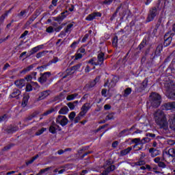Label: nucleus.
I'll return each mask as SVG.
<instances>
[{
	"mask_svg": "<svg viewBox=\"0 0 175 175\" xmlns=\"http://www.w3.org/2000/svg\"><path fill=\"white\" fill-rule=\"evenodd\" d=\"M153 118L156 125H157L160 129H164V131L169 129V122H167V115L163 111L158 109L154 111Z\"/></svg>",
	"mask_w": 175,
	"mask_h": 175,
	"instance_id": "1",
	"label": "nucleus"
},
{
	"mask_svg": "<svg viewBox=\"0 0 175 175\" xmlns=\"http://www.w3.org/2000/svg\"><path fill=\"white\" fill-rule=\"evenodd\" d=\"M164 85L166 90L167 98H169V99H172V100H175L174 83L173 82L165 83Z\"/></svg>",
	"mask_w": 175,
	"mask_h": 175,
	"instance_id": "2",
	"label": "nucleus"
},
{
	"mask_svg": "<svg viewBox=\"0 0 175 175\" xmlns=\"http://www.w3.org/2000/svg\"><path fill=\"white\" fill-rule=\"evenodd\" d=\"M163 158L165 162H172V159L175 158V149L174 148L165 150L163 152Z\"/></svg>",
	"mask_w": 175,
	"mask_h": 175,
	"instance_id": "3",
	"label": "nucleus"
},
{
	"mask_svg": "<svg viewBox=\"0 0 175 175\" xmlns=\"http://www.w3.org/2000/svg\"><path fill=\"white\" fill-rule=\"evenodd\" d=\"M150 105L152 107H159L161 105V96L157 93H152L150 94Z\"/></svg>",
	"mask_w": 175,
	"mask_h": 175,
	"instance_id": "4",
	"label": "nucleus"
},
{
	"mask_svg": "<svg viewBox=\"0 0 175 175\" xmlns=\"http://www.w3.org/2000/svg\"><path fill=\"white\" fill-rule=\"evenodd\" d=\"M56 124L61 125V126H66L69 122V120L65 116L59 115L55 119Z\"/></svg>",
	"mask_w": 175,
	"mask_h": 175,
	"instance_id": "5",
	"label": "nucleus"
},
{
	"mask_svg": "<svg viewBox=\"0 0 175 175\" xmlns=\"http://www.w3.org/2000/svg\"><path fill=\"white\" fill-rule=\"evenodd\" d=\"M57 131L59 132L62 131V129L59 126V125L57 124L55 122L53 121L51 123V125L49 129V131L50 132V133H52L53 135H55Z\"/></svg>",
	"mask_w": 175,
	"mask_h": 175,
	"instance_id": "6",
	"label": "nucleus"
},
{
	"mask_svg": "<svg viewBox=\"0 0 175 175\" xmlns=\"http://www.w3.org/2000/svg\"><path fill=\"white\" fill-rule=\"evenodd\" d=\"M50 76H51V72H46L43 74H40V77L38 78V81H39L40 84H44V83H46Z\"/></svg>",
	"mask_w": 175,
	"mask_h": 175,
	"instance_id": "7",
	"label": "nucleus"
},
{
	"mask_svg": "<svg viewBox=\"0 0 175 175\" xmlns=\"http://www.w3.org/2000/svg\"><path fill=\"white\" fill-rule=\"evenodd\" d=\"M157 14H158V10H157V8L153 7L149 12V14L148 15V22L150 23V21H152L154 18L157 16Z\"/></svg>",
	"mask_w": 175,
	"mask_h": 175,
	"instance_id": "8",
	"label": "nucleus"
},
{
	"mask_svg": "<svg viewBox=\"0 0 175 175\" xmlns=\"http://www.w3.org/2000/svg\"><path fill=\"white\" fill-rule=\"evenodd\" d=\"M92 105L90 103H85L83 105V106L81 108V116H85L87 113L88 112V110L91 109Z\"/></svg>",
	"mask_w": 175,
	"mask_h": 175,
	"instance_id": "9",
	"label": "nucleus"
},
{
	"mask_svg": "<svg viewBox=\"0 0 175 175\" xmlns=\"http://www.w3.org/2000/svg\"><path fill=\"white\" fill-rule=\"evenodd\" d=\"M80 68H81V63H79V64L71 67L70 68L67 69L66 72L68 76H69L70 75H73V73H75V71L79 70V69H80Z\"/></svg>",
	"mask_w": 175,
	"mask_h": 175,
	"instance_id": "10",
	"label": "nucleus"
},
{
	"mask_svg": "<svg viewBox=\"0 0 175 175\" xmlns=\"http://www.w3.org/2000/svg\"><path fill=\"white\" fill-rule=\"evenodd\" d=\"M118 81V77L114 76L111 82L109 83V81H107V83H105L104 86L106 87L108 85L109 88H113V87H116V84H117V82Z\"/></svg>",
	"mask_w": 175,
	"mask_h": 175,
	"instance_id": "11",
	"label": "nucleus"
},
{
	"mask_svg": "<svg viewBox=\"0 0 175 175\" xmlns=\"http://www.w3.org/2000/svg\"><path fill=\"white\" fill-rule=\"evenodd\" d=\"M96 17H102V14L100 12H93L89 14L86 18V21H92V20H95Z\"/></svg>",
	"mask_w": 175,
	"mask_h": 175,
	"instance_id": "12",
	"label": "nucleus"
},
{
	"mask_svg": "<svg viewBox=\"0 0 175 175\" xmlns=\"http://www.w3.org/2000/svg\"><path fill=\"white\" fill-rule=\"evenodd\" d=\"M162 109L167 111V110H173L175 109V102L165 103L162 105Z\"/></svg>",
	"mask_w": 175,
	"mask_h": 175,
	"instance_id": "13",
	"label": "nucleus"
},
{
	"mask_svg": "<svg viewBox=\"0 0 175 175\" xmlns=\"http://www.w3.org/2000/svg\"><path fill=\"white\" fill-rule=\"evenodd\" d=\"M172 43V36L170 32H167L164 36V46L166 47Z\"/></svg>",
	"mask_w": 175,
	"mask_h": 175,
	"instance_id": "14",
	"label": "nucleus"
},
{
	"mask_svg": "<svg viewBox=\"0 0 175 175\" xmlns=\"http://www.w3.org/2000/svg\"><path fill=\"white\" fill-rule=\"evenodd\" d=\"M169 117L170 128L172 131H175V114L169 115Z\"/></svg>",
	"mask_w": 175,
	"mask_h": 175,
	"instance_id": "15",
	"label": "nucleus"
},
{
	"mask_svg": "<svg viewBox=\"0 0 175 175\" xmlns=\"http://www.w3.org/2000/svg\"><path fill=\"white\" fill-rule=\"evenodd\" d=\"M149 153L150 154V157H152V158H155V157H158V155L161 154V151L154 148H150L149 149Z\"/></svg>",
	"mask_w": 175,
	"mask_h": 175,
	"instance_id": "16",
	"label": "nucleus"
},
{
	"mask_svg": "<svg viewBox=\"0 0 175 175\" xmlns=\"http://www.w3.org/2000/svg\"><path fill=\"white\" fill-rule=\"evenodd\" d=\"M50 91L49 90H45L43 91L42 92H40L39 94V96L38 98V100H43V99H46V98L50 95Z\"/></svg>",
	"mask_w": 175,
	"mask_h": 175,
	"instance_id": "17",
	"label": "nucleus"
},
{
	"mask_svg": "<svg viewBox=\"0 0 175 175\" xmlns=\"http://www.w3.org/2000/svg\"><path fill=\"white\" fill-rule=\"evenodd\" d=\"M147 87V81H144L143 83L139 85L138 88H136L135 91L137 92H142V91H144L146 90V88Z\"/></svg>",
	"mask_w": 175,
	"mask_h": 175,
	"instance_id": "18",
	"label": "nucleus"
},
{
	"mask_svg": "<svg viewBox=\"0 0 175 175\" xmlns=\"http://www.w3.org/2000/svg\"><path fill=\"white\" fill-rule=\"evenodd\" d=\"M97 62H98V65H102L105 61V53L103 52H100L98 54L97 56Z\"/></svg>",
	"mask_w": 175,
	"mask_h": 175,
	"instance_id": "19",
	"label": "nucleus"
},
{
	"mask_svg": "<svg viewBox=\"0 0 175 175\" xmlns=\"http://www.w3.org/2000/svg\"><path fill=\"white\" fill-rule=\"evenodd\" d=\"M20 95H21L20 90L14 89L13 92L10 95V98H16V99H18V96H20Z\"/></svg>",
	"mask_w": 175,
	"mask_h": 175,
	"instance_id": "20",
	"label": "nucleus"
},
{
	"mask_svg": "<svg viewBox=\"0 0 175 175\" xmlns=\"http://www.w3.org/2000/svg\"><path fill=\"white\" fill-rule=\"evenodd\" d=\"M42 47H43V45H38V46L31 49V51H29V54L28 57H31V55H33V54H36V53H38L39 49H42Z\"/></svg>",
	"mask_w": 175,
	"mask_h": 175,
	"instance_id": "21",
	"label": "nucleus"
},
{
	"mask_svg": "<svg viewBox=\"0 0 175 175\" xmlns=\"http://www.w3.org/2000/svg\"><path fill=\"white\" fill-rule=\"evenodd\" d=\"M14 84L15 85H16V87H18L19 88H23V87L25 85V80L24 79L17 80L15 81Z\"/></svg>",
	"mask_w": 175,
	"mask_h": 175,
	"instance_id": "22",
	"label": "nucleus"
},
{
	"mask_svg": "<svg viewBox=\"0 0 175 175\" xmlns=\"http://www.w3.org/2000/svg\"><path fill=\"white\" fill-rule=\"evenodd\" d=\"M74 25H75L73 23H69L67 25V26L64 28L65 32H66V33H70L73 29Z\"/></svg>",
	"mask_w": 175,
	"mask_h": 175,
	"instance_id": "23",
	"label": "nucleus"
},
{
	"mask_svg": "<svg viewBox=\"0 0 175 175\" xmlns=\"http://www.w3.org/2000/svg\"><path fill=\"white\" fill-rule=\"evenodd\" d=\"M107 165L109 166L106 169L108 170V172L110 173V172H114L116 170V165H111V161H107Z\"/></svg>",
	"mask_w": 175,
	"mask_h": 175,
	"instance_id": "24",
	"label": "nucleus"
},
{
	"mask_svg": "<svg viewBox=\"0 0 175 175\" xmlns=\"http://www.w3.org/2000/svg\"><path fill=\"white\" fill-rule=\"evenodd\" d=\"M131 151H132V147H128L127 148L120 151V155H122V157L128 155Z\"/></svg>",
	"mask_w": 175,
	"mask_h": 175,
	"instance_id": "25",
	"label": "nucleus"
},
{
	"mask_svg": "<svg viewBox=\"0 0 175 175\" xmlns=\"http://www.w3.org/2000/svg\"><path fill=\"white\" fill-rule=\"evenodd\" d=\"M88 64H90L91 65H94V66H98L99 65V62L96 61V57H92L87 62Z\"/></svg>",
	"mask_w": 175,
	"mask_h": 175,
	"instance_id": "26",
	"label": "nucleus"
},
{
	"mask_svg": "<svg viewBox=\"0 0 175 175\" xmlns=\"http://www.w3.org/2000/svg\"><path fill=\"white\" fill-rule=\"evenodd\" d=\"M68 111H69V108L65 106L60 109V110L59 111V114H63V115L68 114Z\"/></svg>",
	"mask_w": 175,
	"mask_h": 175,
	"instance_id": "27",
	"label": "nucleus"
},
{
	"mask_svg": "<svg viewBox=\"0 0 175 175\" xmlns=\"http://www.w3.org/2000/svg\"><path fill=\"white\" fill-rule=\"evenodd\" d=\"M29 99V96L25 95L23 96V101H22L23 107H25V106H27V105H28V100Z\"/></svg>",
	"mask_w": 175,
	"mask_h": 175,
	"instance_id": "28",
	"label": "nucleus"
},
{
	"mask_svg": "<svg viewBox=\"0 0 175 175\" xmlns=\"http://www.w3.org/2000/svg\"><path fill=\"white\" fill-rule=\"evenodd\" d=\"M99 80H100V78L99 77H96L94 81L90 82L89 85L90 88H92V87H95V85H96V83L99 82Z\"/></svg>",
	"mask_w": 175,
	"mask_h": 175,
	"instance_id": "29",
	"label": "nucleus"
},
{
	"mask_svg": "<svg viewBox=\"0 0 175 175\" xmlns=\"http://www.w3.org/2000/svg\"><path fill=\"white\" fill-rule=\"evenodd\" d=\"M77 96H79V94H77V93H75L73 94H70V95L67 96L66 100H74V99H76V98H77Z\"/></svg>",
	"mask_w": 175,
	"mask_h": 175,
	"instance_id": "30",
	"label": "nucleus"
},
{
	"mask_svg": "<svg viewBox=\"0 0 175 175\" xmlns=\"http://www.w3.org/2000/svg\"><path fill=\"white\" fill-rule=\"evenodd\" d=\"M132 143H135V145L133 146L134 148L136 146H139V144H142V139L140 138H134L131 140Z\"/></svg>",
	"mask_w": 175,
	"mask_h": 175,
	"instance_id": "31",
	"label": "nucleus"
},
{
	"mask_svg": "<svg viewBox=\"0 0 175 175\" xmlns=\"http://www.w3.org/2000/svg\"><path fill=\"white\" fill-rule=\"evenodd\" d=\"M145 164L146 161L139 159L138 161L134 163V166H144Z\"/></svg>",
	"mask_w": 175,
	"mask_h": 175,
	"instance_id": "32",
	"label": "nucleus"
},
{
	"mask_svg": "<svg viewBox=\"0 0 175 175\" xmlns=\"http://www.w3.org/2000/svg\"><path fill=\"white\" fill-rule=\"evenodd\" d=\"M33 69V64H31L30 66H28L25 68H24L22 71L21 73H27V72H29L30 70H32Z\"/></svg>",
	"mask_w": 175,
	"mask_h": 175,
	"instance_id": "33",
	"label": "nucleus"
},
{
	"mask_svg": "<svg viewBox=\"0 0 175 175\" xmlns=\"http://www.w3.org/2000/svg\"><path fill=\"white\" fill-rule=\"evenodd\" d=\"M54 111H55V109L51 108V109H48L46 111H45L42 116H49V115L51 114L52 113H54Z\"/></svg>",
	"mask_w": 175,
	"mask_h": 175,
	"instance_id": "34",
	"label": "nucleus"
},
{
	"mask_svg": "<svg viewBox=\"0 0 175 175\" xmlns=\"http://www.w3.org/2000/svg\"><path fill=\"white\" fill-rule=\"evenodd\" d=\"M45 131H47V129L42 127L40 130L36 133V136H40V135H42Z\"/></svg>",
	"mask_w": 175,
	"mask_h": 175,
	"instance_id": "35",
	"label": "nucleus"
},
{
	"mask_svg": "<svg viewBox=\"0 0 175 175\" xmlns=\"http://www.w3.org/2000/svg\"><path fill=\"white\" fill-rule=\"evenodd\" d=\"M85 115H81V112L79 113V115L75 118L74 122L75 124H77L81 120L82 117H84Z\"/></svg>",
	"mask_w": 175,
	"mask_h": 175,
	"instance_id": "36",
	"label": "nucleus"
},
{
	"mask_svg": "<svg viewBox=\"0 0 175 175\" xmlns=\"http://www.w3.org/2000/svg\"><path fill=\"white\" fill-rule=\"evenodd\" d=\"M131 92H132V89L131 88H127L124 90V94H123V96H128V95H130Z\"/></svg>",
	"mask_w": 175,
	"mask_h": 175,
	"instance_id": "37",
	"label": "nucleus"
},
{
	"mask_svg": "<svg viewBox=\"0 0 175 175\" xmlns=\"http://www.w3.org/2000/svg\"><path fill=\"white\" fill-rule=\"evenodd\" d=\"M105 120L106 121H109V120H114V113H109L106 116Z\"/></svg>",
	"mask_w": 175,
	"mask_h": 175,
	"instance_id": "38",
	"label": "nucleus"
},
{
	"mask_svg": "<svg viewBox=\"0 0 175 175\" xmlns=\"http://www.w3.org/2000/svg\"><path fill=\"white\" fill-rule=\"evenodd\" d=\"M38 115V113H33V114H31V116H29V117H27L25 121L28 122V121H31L32 120V118H35V117H36V116Z\"/></svg>",
	"mask_w": 175,
	"mask_h": 175,
	"instance_id": "39",
	"label": "nucleus"
},
{
	"mask_svg": "<svg viewBox=\"0 0 175 175\" xmlns=\"http://www.w3.org/2000/svg\"><path fill=\"white\" fill-rule=\"evenodd\" d=\"M146 44H147V40L144 39L142 42L140 43V44L139 45V50H142V49H144Z\"/></svg>",
	"mask_w": 175,
	"mask_h": 175,
	"instance_id": "40",
	"label": "nucleus"
},
{
	"mask_svg": "<svg viewBox=\"0 0 175 175\" xmlns=\"http://www.w3.org/2000/svg\"><path fill=\"white\" fill-rule=\"evenodd\" d=\"M54 21H57V23H59V24H61V23H62V21H64V18H62L61 15H59L57 17H55L53 18Z\"/></svg>",
	"mask_w": 175,
	"mask_h": 175,
	"instance_id": "41",
	"label": "nucleus"
},
{
	"mask_svg": "<svg viewBox=\"0 0 175 175\" xmlns=\"http://www.w3.org/2000/svg\"><path fill=\"white\" fill-rule=\"evenodd\" d=\"M141 141L142 144H146V143H150V142H151V139H150V137H146L141 139Z\"/></svg>",
	"mask_w": 175,
	"mask_h": 175,
	"instance_id": "42",
	"label": "nucleus"
},
{
	"mask_svg": "<svg viewBox=\"0 0 175 175\" xmlns=\"http://www.w3.org/2000/svg\"><path fill=\"white\" fill-rule=\"evenodd\" d=\"M118 43V37L115 36L112 40V44H113V47H117Z\"/></svg>",
	"mask_w": 175,
	"mask_h": 175,
	"instance_id": "43",
	"label": "nucleus"
},
{
	"mask_svg": "<svg viewBox=\"0 0 175 175\" xmlns=\"http://www.w3.org/2000/svg\"><path fill=\"white\" fill-rule=\"evenodd\" d=\"M25 14H27V10H23L21 11L19 14H18V17H19V18H23V17L25 16Z\"/></svg>",
	"mask_w": 175,
	"mask_h": 175,
	"instance_id": "44",
	"label": "nucleus"
},
{
	"mask_svg": "<svg viewBox=\"0 0 175 175\" xmlns=\"http://www.w3.org/2000/svg\"><path fill=\"white\" fill-rule=\"evenodd\" d=\"M75 117H76V112L75 111L71 112L68 116V118L70 120V121H73V120H75Z\"/></svg>",
	"mask_w": 175,
	"mask_h": 175,
	"instance_id": "45",
	"label": "nucleus"
},
{
	"mask_svg": "<svg viewBox=\"0 0 175 175\" xmlns=\"http://www.w3.org/2000/svg\"><path fill=\"white\" fill-rule=\"evenodd\" d=\"M67 106L69 107L70 110H75V108L76 107V105L73 103H67Z\"/></svg>",
	"mask_w": 175,
	"mask_h": 175,
	"instance_id": "46",
	"label": "nucleus"
},
{
	"mask_svg": "<svg viewBox=\"0 0 175 175\" xmlns=\"http://www.w3.org/2000/svg\"><path fill=\"white\" fill-rule=\"evenodd\" d=\"M46 32H47V33H53V32H54V27H53V26L48 27L46 29Z\"/></svg>",
	"mask_w": 175,
	"mask_h": 175,
	"instance_id": "47",
	"label": "nucleus"
},
{
	"mask_svg": "<svg viewBox=\"0 0 175 175\" xmlns=\"http://www.w3.org/2000/svg\"><path fill=\"white\" fill-rule=\"evenodd\" d=\"M69 15V12L66 10L65 12H63L61 13V17L64 20L65 18H66L67 16Z\"/></svg>",
	"mask_w": 175,
	"mask_h": 175,
	"instance_id": "48",
	"label": "nucleus"
},
{
	"mask_svg": "<svg viewBox=\"0 0 175 175\" xmlns=\"http://www.w3.org/2000/svg\"><path fill=\"white\" fill-rule=\"evenodd\" d=\"M159 29V25H156L154 29H153L152 31V35H154V36H155V35H157V33H158V29Z\"/></svg>",
	"mask_w": 175,
	"mask_h": 175,
	"instance_id": "49",
	"label": "nucleus"
},
{
	"mask_svg": "<svg viewBox=\"0 0 175 175\" xmlns=\"http://www.w3.org/2000/svg\"><path fill=\"white\" fill-rule=\"evenodd\" d=\"M159 167H161V169L166 168V164L163 163V161H160L158 164Z\"/></svg>",
	"mask_w": 175,
	"mask_h": 175,
	"instance_id": "50",
	"label": "nucleus"
},
{
	"mask_svg": "<svg viewBox=\"0 0 175 175\" xmlns=\"http://www.w3.org/2000/svg\"><path fill=\"white\" fill-rule=\"evenodd\" d=\"M81 58H83V54L77 52L76 54H75V59L77 60V59H81Z\"/></svg>",
	"mask_w": 175,
	"mask_h": 175,
	"instance_id": "51",
	"label": "nucleus"
},
{
	"mask_svg": "<svg viewBox=\"0 0 175 175\" xmlns=\"http://www.w3.org/2000/svg\"><path fill=\"white\" fill-rule=\"evenodd\" d=\"M32 91V85L31 84H27L26 85V92H31Z\"/></svg>",
	"mask_w": 175,
	"mask_h": 175,
	"instance_id": "52",
	"label": "nucleus"
},
{
	"mask_svg": "<svg viewBox=\"0 0 175 175\" xmlns=\"http://www.w3.org/2000/svg\"><path fill=\"white\" fill-rule=\"evenodd\" d=\"M6 120H8V116L6 114L0 117V122H3V121H5Z\"/></svg>",
	"mask_w": 175,
	"mask_h": 175,
	"instance_id": "53",
	"label": "nucleus"
},
{
	"mask_svg": "<svg viewBox=\"0 0 175 175\" xmlns=\"http://www.w3.org/2000/svg\"><path fill=\"white\" fill-rule=\"evenodd\" d=\"M29 33V31H28V30H25L20 36V39H23V38H25V36H27V35H28V33Z\"/></svg>",
	"mask_w": 175,
	"mask_h": 175,
	"instance_id": "54",
	"label": "nucleus"
},
{
	"mask_svg": "<svg viewBox=\"0 0 175 175\" xmlns=\"http://www.w3.org/2000/svg\"><path fill=\"white\" fill-rule=\"evenodd\" d=\"M50 169H51V167L42 169V170H40V173H41V174L46 173V172H49V170H50Z\"/></svg>",
	"mask_w": 175,
	"mask_h": 175,
	"instance_id": "55",
	"label": "nucleus"
},
{
	"mask_svg": "<svg viewBox=\"0 0 175 175\" xmlns=\"http://www.w3.org/2000/svg\"><path fill=\"white\" fill-rule=\"evenodd\" d=\"M59 38H64V36H66V32L64 31H62L58 35Z\"/></svg>",
	"mask_w": 175,
	"mask_h": 175,
	"instance_id": "56",
	"label": "nucleus"
},
{
	"mask_svg": "<svg viewBox=\"0 0 175 175\" xmlns=\"http://www.w3.org/2000/svg\"><path fill=\"white\" fill-rule=\"evenodd\" d=\"M154 163H157V165L161 162V157H157L154 159Z\"/></svg>",
	"mask_w": 175,
	"mask_h": 175,
	"instance_id": "57",
	"label": "nucleus"
},
{
	"mask_svg": "<svg viewBox=\"0 0 175 175\" xmlns=\"http://www.w3.org/2000/svg\"><path fill=\"white\" fill-rule=\"evenodd\" d=\"M103 3L104 5H111V3H113V0H105Z\"/></svg>",
	"mask_w": 175,
	"mask_h": 175,
	"instance_id": "58",
	"label": "nucleus"
},
{
	"mask_svg": "<svg viewBox=\"0 0 175 175\" xmlns=\"http://www.w3.org/2000/svg\"><path fill=\"white\" fill-rule=\"evenodd\" d=\"M47 68V66L44 65V66H41L38 68H37V69H39L40 72H43V70H44V69Z\"/></svg>",
	"mask_w": 175,
	"mask_h": 175,
	"instance_id": "59",
	"label": "nucleus"
},
{
	"mask_svg": "<svg viewBox=\"0 0 175 175\" xmlns=\"http://www.w3.org/2000/svg\"><path fill=\"white\" fill-rule=\"evenodd\" d=\"M43 55H44V52H40L36 54V58H42V57H43Z\"/></svg>",
	"mask_w": 175,
	"mask_h": 175,
	"instance_id": "60",
	"label": "nucleus"
},
{
	"mask_svg": "<svg viewBox=\"0 0 175 175\" xmlns=\"http://www.w3.org/2000/svg\"><path fill=\"white\" fill-rule=\"evenodd\" d=\"M89 37H90V34L86 33V34L84 36V37L83 38V39H82L83 43H84V42L88 39Z\"/></svg>",
	"mask_w": 175,
	"mask_h": 175,
	"instance_id": "61",
	"label": "nucleus"
},
{
	"mask_svg": "<svg viewBox=\"0 0 175 175\" xmlns=\"http://www.w3.org/2000/svg\"><path fill=\"white\" fill-rule=\"evenodd\" d=\"M117 13H118L117 12H115V13L113 14V15L110 18V21H113V20L116 19V18L117 17Z\"/></svg>",
	"mask_w": 175,
	"mask_h": 175,
	"instance_id": "62",
	"label": "nucleus"
},
{
	"mask_svg": "<svg viewBox=\"0 0 175 175\" xmlns=\"http://www.w3.org/2000/svg\"><path fill=\"white\" fill-rule=\"evenodd\" d=\"M109 173H110L109 170L105 168V170H104L100 175H109Z\"/></svg>",
	"mask_w": 175,
	"mask_h": 175,
	"instance_id": "63",
	"label": "nucleus"
},
{
	"mask_svg": "<svg viewBox=\"0 0 175 175\" xmlns=\"http://www.w3.org/2000/svg\"><path fill=\"white\" fill-rule=\"evenodd\" d=\"M61 29H62V26H59L57 27L54 29V31H55V32H59V31H61Z\"/></svg>",
	"mask_w": 175,
	"mask_h": 175,
	"instance_id": "64",
	"label": "nucleus"
}]
</instances>
